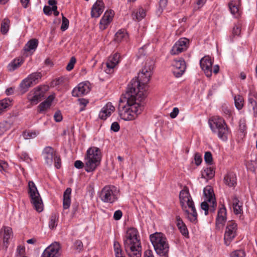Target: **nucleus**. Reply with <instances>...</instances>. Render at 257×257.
<instances>
[{
	"label": "nucleus",
	"mask_w": 257,
	"mask_h": 257,
	"mask_svg": "<svg viewBox=\"0 0 257 257\" xmlns=\"http://www.w3.org/2000/svg\"><path fill=\"white\" fill-rule=\"evenodd\" d=\"M154 61L147 60L137 79H133L128 85L124 94L126 99L125 105L119 104L118 112L120 117L124 120H133L140 114L143 109L142 103L147 96L146 87L153 74Z\"/></svg>",
	"instance_id": "nucleus-1"
},
{
	"label": "nucleus",
	"mask_w": 257,
	"mask_h": 257,
	"mask_svg": "<svg viewBox=\"0 0 257 257\" xmlns=\"http://www.w3.org/2000/svg\"><path fill=\"white\" fill-rule=\"evenodd\" d=\"M125 251L129 257H141L142 247L138 237V231L135 228L127 229L123 239Z\"/></svg>",
	"instance_id": "nucleus-2"
},
{
	"label": "nucleus",
	"mask_w": 257,
	"mask_h": 257,
	"mask_svg": "<svg viewBox=\"0 0 257 257\" xmlns=\"http://www.w3.org/2000/svg\"><path fill=\"white\" fill-rule=\"evenodd\" d=\"M179 199L182 209L185 217L192 223L198 222V214L188 189L185 187L179 194Z\"/></svg>",
	"instance_id": "nucleus-3"
},
{
	"label": "nucleus",
	"mask_w": 257,
	"mask_h": 257,
	"mask_svg": "<svg viewBox=\"0 0 257 257\" xmlns=\"http://www.w3.org/2000/svg\"><path fill=\"white\" fill-rule=\"evenodd\" d=\"M101 159L100 150L96 147L89 148L84 157L85 171L87 172L94 171L99 165Z\"/></svg>",
	"instance_id": "nucleus-4"
},
{
	"label": "nucleus",
	"mask_w": 257,
	"mask_h": 257,
	"mask_svg": "<svg viewBox=\"0 0 257 257\" xmlns=\"http://www.w3.org/2000/svg\"><path fill=\"white\" fill-rule=\"evenodd\" d=\"M150 238L157 254L161 256L167 254L169 246L167 239L163 233L156 232L150 235Z\"/></svg>",
	"instance_id": "nucleus-5"
},
{
	"label": "nucleus",
	"mask_w": 257,
	"mask_h": 257,
	"mask_svg": "<svg viewBox=\"0 0 257 257\" xmlns=\"http://www.w3.org/2000/svg\"><path fill=\"white\" fill-rule=\"evenodd\" d=\"M209 124L212 132L217 133L220 139L223 141L227 140L228 131L223 119L219 117H214L209 120Z\"/></svg>",
	"instance_id": "nucleus-6"
},
{
	"label": "nucleus",
	"mask_w": 257,
	"mask_h": 257,
	"mask_svg": "<svg viewBox=\"0 0 257 257\" xmlns=\"http://www.w3.org/2000/svg\"><path fill=\"white\" fill-rule=\"evenodd\" d=\"M28 186L31 203L38 212H40L42 211L43 210L42 200L35 184L32 181H30L28 183Z\"/></svg>",
	"instance_id": "nucleus-7"
},
{
	"label": "nucleus",
	"mask_w": 257,
	"mask_h": 257,
	"mask_svg": "<svg viewBox=\"0 0 257 257\" xmlns=\"http://www.w3.org/2000/svg\"><path fill=\"white\" fill-rule=\"evenodd\" d=\"M118 191L113 186H106L101 190L100 197L105 203L112 204L117 200Z\"/></svg>",
	"instance_id": "nucleus-8"
},
{
	"label": "nucleus",
	"mask_w": 257,
	"mask_h": 257,
	"mask_svg": "<svg viewBox=\"0 0 257 257\" xmlns=\"http://www.w3.org/2000/svg\"><path fill=\"white\" fill-rule=\"evenodd\" d=\"M237 225L234 221H228L224 234V242L228 246L237 235Z\"/></svg>",
	"instance_id": "nucleus-9"
},
{
	"label": "nucleus",
	"mask_w": 257,
	"mask_h": 257,
	"mask_svg": "<svg viewBox=\"0 0 257 257\" xmlns=\"http://www.w3.org/2000/svg\"><path fill=\"white\" fill-rule=\"evenodd\" d=\"M45 155V160L46 163L51 165L53 162L54 161V164L56 168L59 169L61 167V159L51 147H46L43 151Z\"/></svg>",
	"instance_id": "nucleus-10"
},
{
	"label": "nucleus",
	"mask_w": 257,
	"mask_h": 257,
	"mask_svg": "<svg viewBox=\"0 0 257 257\" xmlns=\"http://www.w3.org/2000/svg\"><path fill=\"white\" fill-rule=\"evenodd\" d=\"M41 77L42 74L41 72H35L30 74L20 84L22 92H26L29 87L37 84Z\"/></svg>",
	"instance_id": "nucleus-11"
},
{
	"label": "nucleus",
	"mask_w": 257,
	"mask_h": 257,
	"mask_svg": "<svg viewBox=\"0 0 257 257\" xmlns=\"http://www.w3.org/2000/svg\"><path fill=\"white\" fill-rule=\"evenodd\" d=\"M189 39L186 38H181L173 46L170 53L172 55H178L186 51L188 47Z\"/></svg>",
	"instance_id": "nucleus-12"
},
{
	"label": "nucleus",
	"mask_w": 257,
	"mask_h": 257,
	"mask_svg": "<svg viewBox=\"0 0 257 257\" xmlns=\"http://www.w3.org/2000/svg\"><path fill=\"white\" fill-rule=\"evenodd\" d=\"M60 244L55 242L45 249L41 257H59L60 256Z\"/></svg>",
	"instance_id": "nucleus-13"
},
{
	"label": "nucleus",
	"mask_w": 257,
	"mask_h": 257,
	"mask_svg": "<svg viewBox=\"0 0 257 257\" xmlns=\"http://www.w3.org/2000/svg\"><path fill=\"white\" fill-rule=\"evenodd\" d=\"M212 64L213 62L209 56H204L200 61V67L208 77H210L212 75Z\"/></svg>",
	"instance_id": "nucleus-14"
},
{
	"label": "nucleus",
	"mask_w": 257,
	"mask_h": 257,
	"mask_svg": "<svg viewBox=\"0 0 257 257\" xmlns=\"http://www.w3.org/2000/svg\"><path fill=\"white\" fill-rule=\"evenodd\" d=\"M173 73L176 77H180L184 73L186 68V63L183 59L175 60L173 63Z\"/></svg>",
	"instance_id": "nucleus-15"
},
{
	"label": "nucleus",
	"mask_w": 257,
	"mask_h": 257,
	"mask_svg": "<svg viewBox=\"0 0 257 257\" xmlns=\"http://www.w3.org/2000/svg\"><path fill=\"white\" fill-rule=\"evenodd\" d=\"M120 61V55L115 53L113 55L109 57L106 63V73L111 74L113 72V69L119 63Z\"/></svg>",
	"instance_id": "nucleus-16"
},
{
	"label": "nucleus",
	"mask_w": 257,
	"mask_h": 257,
	"mask_svg": "<svg viewBox=\"0 0 257 257\" xmlns=\"http://www.w3.org/2000/svg\"><path fill=\"white\" fill-rule=\"evenodd\" d=\"M90 90V84L88 82H82L73 89L72 94L73 96L79 97L86 94Z\"/></svg>",
	"instance_id": "nucleus-17"
},
{
	"label": "nucleus",
	"mask_w": 257,
	"mask_h": 257,
	"mask_svg": "<svg viewBox=\"0 0 257 257\" xmlns=\"http://www.w3.org/2000/svg\"><path fill=\"white\" fill-rule=\"evenodd\" d=\"M0 236L3 238V246L7 250L9 239L13 236L12 228L9 226H4L0 230Z\"/></svg>",
	"instance_id": "nucleus-18"
},
{
	"label": "nucleus",
	"mask_w": 257,
	"mask_h": 257,
	"mask_svg": "<svg viewBox=\"0 0 257 257\" xmlns=\"http://www.w3.org/2000/svg\"><path fill=\"white\" fill-rule=\"evenodd\" d=\"M226 221V209L223 205L218 211L217 216L216 219V228L219 230L222 227Z\"/></svg>",
	"instance_id": "nucleus-19"
},
{
	"label": "nucleus",
	"mask_w": 257,
	"mask_h": 257,
	"mask_svg": "<svg viewBox=\"0 0 257 257\" xmlns=\"http://www.w3.org/2000/svg\"><path fill=\"white\" fill-rule=\"evenodd\" d=\"M44 96V93L40 87L35 89L34 91H31L28 95V99L32 105L37 104Z\"/></svg>",
	"instance_id": "nucleus-20"
},
{
	"label": "nucleus",
	"mask_w": 257,
	"mask_h": 257,
	"mask_svg": "<svg viewBox=\"0 0 257 257\" xmlns=\"http://www.w3.org/2000/svg\"><path fill=\"white\" fill-rule=\"evenodd\" d=\"M114 16V12L112 10L105 12L99 23V27L101 31L104 30L112 21Z\"/></svg>",
	"instance_id": "nucleus-21"
},
{
	"label": "nucleus",
	"mask_w": 257,
	"mask_h": 257,
	"mask_svg": "<svg viewBox=\"0 0 257 257\" xmlns=\"http://www.w3.org/2000/svg\"><path fill=\"white\" fill-rule=\"evenodd\" d=\"M104 9V5L101 0H97L91 8V16L92 18H98Z\"/></svg>",
	"instance_id": "nucleus-22"
},
{
	"label": "nucleus",
	"mask_w": 257,
	"mask_h": 257,
	"mask_svg": "<svg viewBox=\"0 0 257 257\" xmlns=\"http://www.w3.org/2000/svg\"><path fill=\"white\" fill-rule=\"evenodd\" d=\"M115 110V107L112 105L111 102H108L102 108L99 113V117L101 119H106L108 116H109L111 113Z\"/></svg>",
	"instance_id": "nucleus-23"
},
{
	"label": "nucleus",
	"mask_w": 257,
	"mask_h": 257,
	"mask_svg": "<svg viewBox=\"0 0 257 257\" xmlns=\"http://www.w3.org/2000/svg\"><path fill=\"white\" fill-rule=\"evenodd\" d=\"M229 8L231 13L237 18L240 15V0H231L228 4Z\"/></svg>",
	"instance_id": "nucleus-24"
},
{
	"label": "nucleus",
	"mask_w": 257,
	"mask_h": 257,
	"mask_svg": "<svg viewBox=\"0 0 257 257\" xmlns=\"http://www.w3.org/2000/svg\"><path fill=\"white\" fill-rule=\"evenodd\" d=\"M248 105L251 107L253 111V115L255 117L257 116V93H250L248 97Z\"/></svg>",
	"instance_id": "nucleus-25"
},
{
	"label": "nucleus",
	"mask_w": 257,
	"mask_h": 257,
	"mask_svg": "<svg viewBox=\"0 0 257 257\" xmlns=\"http://www.w3.org/2000/svg\"><path fill=\"white\" fill-rule=\"evenodd\" d=\"M224 182L229 187H234L236 185V178L235 174L233 172L227 174L224 176Z\"/></svg>",
	"instance_id": "nucleus-26"
},
{
	"label": "nucleus",
	"mask_w": 257,
	"mask_h": 257,
	"mask_svg": "<svg viewBox=\"0 0 257 257\" xmlns=\"http://www.w3.org/2000/svg\"><path fill=\"white\" fill-rule=\"evenodd\" d=\"M204 196L205 200L207 201L209 203H211V201L216 200L213 189L210 186H207L203 190Z\"/></svg>",
	"instance_id": "nucleus-27"
},
{
	"label": "nucleus",
	"mask_w": 257,
	"mask_h": 257,
	"mask_svg": "<svg viewBox=\"0 0 257 257\" xmlns=\"http://www.w3.org/2000/svg\"><path fill=\"white\" fill-rule=\"evenodd\" d=\"M177 226L183 235L188 237L189 233L185 224L179 216H176Z\"/></svg>",
	"instance_id": "nucleus-28"
},
{
	"label": "nucleus",
	"mask_w": 257,
	"mask_h": 257,
	"mask_svg": "<svg viewBox=\"0 0 257 257\" xmlns=\"http://www.w3.org/2000/svg\"><path fill=\"white\" fill-rule=\"evenodd\" d=\"M71 193V189L67 188L63 194V207L64 210L67 209L69 208L71 203L70 195Z\"/></svg>",
	"instance_id": "nucleus-29"
},
{
	"label": "nucleus",
	"mask_w": 257,
	"mask_h": 257,
	"mask_svg": "<svg viewBox=\"0 0 257 257\" xmlns=\"http://www.w3.org/2000/svg\"><path fill=\"white\" fill-rule=\"evenodd\" d=\"M236 196L232 198V206L233 212L236 214H240L242 213V205Z\"/></svg>",
	"instance_id": "nucleus-30"
},
{
	"label": "nucleus",
	"mask_w": 257,
	"mask_h": 257,
	"mask_svg": "<svg viewBox=\"0 0 257 257\" xmlns=\"http://www.w3.org/2000/svg\"><path fill=\"white\" fill-rule=\"evenodd\" d=\"M12 105V101L9 98H5L0 100V115L7 110Z\"/></svg>",
	"instance_id": "nucleus-31"
},
{
	"label": "nucleus",
	"mask_w": 257,
	"mask_h": 257,
	"mask_svg": "<svg viewBox=\"0 0 257 257\" xmlns=\"http://www.w3.org/2000/svg\"><path fill=\"white\" fill-rule=\"evenodd\" d=\"M214 174L215 171L213 168L211 167H207L202 172V178L210 179L214 177Z\"/></svg>",
	"instance_id": "nucleus-32"
},
{
	"label": "nucleus",
	"mask_w": 257,
	"mask_h": 257,
	"mask_svg": "<svg viewBox=\"0 0 257 257\" xmlns=\"http://www.w3.org/2000/svg\"><path fill=\"white\" fill-rule=\"evenodd\" d=\"M23 63L22 58H19L14 60L9 65V69L10 71H14L19 67Z\"/></svg>",
	"instance_id": "nucleus-33"
},
{
	"label": "nucleus",
	"mask_w": 257,
	"mask_h": 257,
	"mask_svg": "<svg viewBox=\"0 0 257 257\" xmlns=\"http://www.w3.org/2000/svg\"><path fill=\"white\" fill-rule=\"evenodd\" d=\"M38 40L36 39L30 40L25 47L26 51H30L32 50H35L38 46Z\"/></svg>",
	"instance_id": "nucleus-34"
},
{
	"label": "nucleus",
	"mask_w": 257,
	"mask_h": 257,
	"mask_svg": "<svg viewBox=\"0 0 257 257\" xmlns=\"http://www.w3.org/2000/svg\"><path fill=\"white\" fill-rule=\"evenodd\" d=\"M53 101V98L49 96L45 101L41 103L39 105L40 111H43L49 108Z\"/></svg>",
	"instance_id": "nucleus-35"
},
{
	"label": "nucleus",
	"mask_w": 257,
	"mask_h": 257,
	"mask_svg": "<svg viewBox=\"0 0 257 257\" xmlns=\"http://www.w3.org/2000/svg\"><path fill=\"white\" fill-rule=\"evenodd\" d=\"M134 19L138 21H140L144 18L146 16V11L142 8L139 9L136 13L133 14Z\"/></svg>",
	"instance_id": "nucleus-36"
},
{
	"label": "nucleus",
	"mask_w": 257,
	"mask_h": 257,
	"mask_svg": "<svg viewBox=\"0 0 257 257\" xmlns=\"http://www.w3.org/2000/svg\"><path fill=\"white\" fill-rule=\"evenodd\" d=\"M115 257H124L122 254L121 246L118 242L115 241L113 244Z\"/></svg>",
	"instance_id": "nucleus-37"
},
{
	"label": "nucleus",
	"mask_w": 257,
	"mask_h": 257,
	"mask_svg": "<svg viewBox=\"0 0 257 257\" xmlns=\"http://www.w3.org/2000/svg\"><path fill=\"white\" fill-rule=\"evenodd\" d=\"M234 99L235 105L236 108L238 110L241 109L242 108L244 103L243 97L241 95H238L234 97Z\"/></svg>",
	"instance_id": "nucleus-38"
},
{
	"label": "nucleus",
	"mask_w": 257,
	"mask_h": 257,
	"mask_svg": "<svg viewBox=\"0 0 257 257\" xmlns=\"http://www.w3.org/2000/svg\"><path fill=\"white\" fill-rule=\"evenodd\" d=\"M58 215L56 214H52L50 218L49 226L51 229H54L57 225Z\"/></svg>",
	"instance_id": "nucleus-39"
},
{
	"label": "nucleus",
	"mask_w": 257,
	"mask_h": 257,
	"mask_svg": "<svg viewBox=\"0 0 257 257\" xmlns=\"http://www.w3.org/2000/svg\"><path fill=\"white\" fill-rule=\"evenodd\" d=\"M38 134L36 131H26L23 132V136L25 139H31L36 138Z\"/></svg>",
	"instance_id": "nucleus-40"
},
{
	"label": "nucleus",
	"mask_w": 257,
	"mask_h": 257,
	"mask_svg": "<svg viewBox=\"0 0 257 257\" xmlns=\"http://www.w3.org/2000/svg\"><path fill=\"white\" fill-rule=\"evenodd\" d=\"M10 21L8 19H5L1 23V32H8L9 30Z\"/></svg>",
	"instance_id": "nucleus-41"
},
{
	"label": "nucleus",
	"mask_w": 257,
	"mask_h": 257,
	"mask_svg": "<svg viewBox=\"0 0 257 257\" xmlns=\"http://www.w3.org/2000/svg\"><path fill=\"white\" fill-rule=\"evenodd\" d=\"M126 37H128V33H115L113 40L116 42H119Z\"/></svg>",
	"instance_id": "nucleus-42"
},
{
	"label": "nucleus",
	"mask_w": 257,
	"mask_h": 257,
	"mask_svg": "<svg viewBox=\"0 0 257 257\" xmlns=\"http://www.w3.org/2000/svg\"><path fill=\"white\" fill-rule=\"evenodd\" d=\"M245 252L243 250H237L230 253L231 257H244Z\"/></svg>",
	"instance_id": "nucleus-43"
},
{
	"label": "nucleus",
	"mask_w": 257,
	"mask_h": 257,
	"mask_svg": "<svg viewBox=\"0 0 257 257\" xmlns=\"http://www.w3.org/2000/svg\"><path fill=\"white\" fill-rule=\"evenodd\" d=\"M78 102L80 106V111H82L85 109V106L88 103V100L84 98L78 99Z\"/></svg>",
	"instance_id": "nucleus-44"
},
{
	"label": "nucleus",
	"mask_w": 257,
	"mask_h": 257,
	"mask_svg": "<svg viewBox=\"0 0 257 257\" xmlns=\"http://www.w3.org/2000/svg\"><path fill=\"white\" fill-rule=\"evenodd\" d=\"M76 61V58L74 57H72L66 67V70L68 71H71L74 68Z\"/></svg>",
	"instance_id": "nucleus-45"
},
{
	"label": "nucleus",
	"mask_w": 257,
	"mask_h": 257,
	"mask_svg": "<svg viewBox=\"0 0 257 257\" xmlns=\"http://www.w3.org/2000/svg\"><path fill=\"white\" fill-rule=\"evenodd\" d=\"M68 26H69L68 20L67 18H66L65 17H64V16H63L62 23V25L61 26V30L62 31H64L68 29Z\"/></svg>",
	"instance_id": "nucleus-46"
},
{
	"label": "nucleus",
	"mask_w": 257,
	"mask_h": 257,
	"mask_svg": "<svg viewBox=\"0 0 257 257\" xmlns=\"http://www.w3.org/2000/svg\"><path fill=\"white\" fill-rule=\"evenodd\" d=\"M205 162L208 164H211L212 162V156L211 152H206L204 155Z\"/></svg>",
	"instance_id": "nucleus-47"
},
{
	"label": "nucleus",
	"mask_w": 257,
	"mask_h": 257,
	"mask_svg": "<svg viewBox=\"0 0 257 257\" xmlns=\"http://www.w3.org/2000/svg\"><path fill=\"white\" fill-rule=\"evenodd\" d=\"M75 249L78 251H80L83 248V245L82 241L80 240H77L74 243Z\"/></svg>",
	"instance_id": "nucleus-48"
},
{
	"label": "nucleus",
	"mask_w": 257,
	"mask_h": 257,
	"mask_svg": "<svg viewBox=\"0 0 257 257\" xmlns=\"http://www.w3.org/2000/svg\"><path fill=\"white\" fill-rule=\"evenodd\" d=\"M194 161L195 163L197 166H199V165H200V164L202 162V159L201 155L199 153H195L194 155Z\"/></svg>",
	"instance_id": "nucleus-49"
},
{
	"label": "nucleus",
	"mask_w": 257,
	"mask_h": 257,
	"mask_svg": "<svg viewBox=\"0 0 257 257\" xmlns=\"http://www.w3.org/2000/svg\"><path fill=\"white\" fill-rule=\"evenodd\" d=\"M242 30H244L242 28V24L238 22L235 24L233 28V32H240Z\"/></svg>",
	"instance_id": "nucleus-50"
},
{
	"label": "nucleus",
	"mask_w": 257,
	"mask_h": 257,
	"mask_svg": "<svg viewBox=\"0 0 257 257\" xmlns=\"http://www.w3.org/2000/svg\"><path fill=\"white\" fill-rule=\"evenodd\" d=\"M54 119L56 121L60 122L62 120V116L60 111H57L55 112L54 115Z\"/></svg>",
	"instance_id": "nucleus-51"
},
{
	"label": "nucleus",
	"mask_w": 257,
	"mask_h": 257,
	"mask_svg": "<svg viewBox=\"0 0 257 257\" xmlns=\"http://www.w3.org/2000/svg\"><path fill=\"white\" fill-rule=\"evenodd\" d=\"M122 213L121 210H118L114 212L113 218L115 220H119L122 217Z\"/></svg>",
	"instance_id": "nucleus-52"
},
{
	"label": "nucleus",
	"mask_w": 257,
	"mask_h": 257,
	"mask_svg": "<svg viewBox=\"0 0 257 257\" xmlns=\"http://www.w3.org/2000/svg\"><path fill=\"white\" fill-rule=\"evenodd\" d=\"M8 167V164L6 162L0 160V171H6Z\"/></svg>",
	"instance_id": "nucleus-53"
},
{
	"label": "nucleus",
	"mask_w": 257,
	"mask_h": 257,
	"mask_svg": "<svg viewBox=\"0 0 257 257\" xmlns=\"http://www.w3.org/2000/svg\"><path fill=\"white\" fill-rule=\"evenodd\" d=\"M119 124L117 122H113L111 125V130L114 132H117L119 130Z\"/></svg>",
	"instance_id": "nucleus-54"
},
{
	"label": "nucleus",
	"mask_w": 257,
	"mask_h": 257,
	"mask_svg": "<svg viewBox=\"0 0 257 257\" xmlns=\"http://www.w3.org/2000/svg\"><path fill=\"white\" fill-rule=\"evenodd\" d=\"M179 110L177 107H174L172 112L170 113V116L172 118H175L178 114Z\"/></svg>",
	"instance_id": "nucleus-55"
},
{
	"label": "nucleus",
	"mask_w": 257,
	"mask_h": 257,
	"mask_svg": "<svg viewBox=\"0 0 257 257\" xmlns=\"http://www.w3.org/2000/svg\"><path fill=\"white\" fill-rule=\"evenodd\" d=\"M84 164L81 161L77 160L74 163V166L77 169H82L84 166Z\"/></svg>",
	"instance_id": "nucleus-56"
},
{
	"label": "nucleus",
	"mask_w": 257,
	"mask_h": 257,
	"mask_svg": "<svg viewBox=\"0 0 257 257\" xmlns=\"http://www.w3.org/2000/svg\"><path fill=\"white\" fill-rule=\"evenodd\" d=\"M216 205L217 204L216 200H213V201H211V203H210V207L209 208V210L210 212H214L215 210Z\"/></svg>",
	"instance_id": "nucleus-57"
},
{
	"label": "nucleus",
	"mask_w": 257,
	"mask_h": 257,
	"mask_svg": "<svg viewBox=\"0 0 257 257\" xmlns=\"http://www.w3.org/2000/svg\"><path fill=\"white\" fill-rule=\"evenodd\" d=\"M25 252V247L23 246L19 245L17 249V253L20 255H22Z\"/></svg>",
	"instance_id": "nucleus-58"
},
{
	"label": "nucleus",
	"mask_w": 257,
	"mask_h": 257,
	"mask_svg": "<svg viewBox=\"0 0 257 257\" xmlns=\"http://www.w3.org/2000/svg\"><path fill=\"white\" fill-rule=\"evenodd\" d=\"M168 1L167 0H160L159 1V6L160 8L163 10L164 9L167 5Z\"/></svg>",
	"instance_id": "nucleus-59"
},
{
	"label": "nucleus",
	"mask_w": 257,
	"mask_h": 257,
	"mask_svg": "<svg viewBox=\"0 0 257 257\" xmlns=\"http://www.w3.org/2000/svg\"><path fill=\"white\" fill-rule=\"evenodd\" d=\"M78 209V204L77 203H76V204H73L72 205L71 213H72V214L73 216L77 212Z\"/></svg>",
	"instance_id": "nucleus-60"
},
{
	"label": "nucleus",
	"mask_w": 257,
	"mask_h": 257,
	"mask_svg": "<svg viewBox=\"0 0 257 257\" xmlns=\"http://www.w3.org/2000/svg\"><path fill=\"white\" fill-rule=\"evenodd\" d=\"M207 201L205 200L201 203V208L202 210H204L209 209V205Z\"/></svg>",
	"instance_id": "nucleus-61"
},
{
	"label": "nucleus",
	"mask_w": 257,
	"mask_h": 257,
	"mask_svg": "<svg viewBox=\"0 0 257 257\" xmlns=\"http://www.w3.org/2000/svg\"><path fill=\"white\" fill-rule=\"evenodd\" d=\"M144 257H154L153 251L150 249L146 250L144 252Z\"/></svg>",
	"instance_id": "nucleus-62"
},
{
	"label": "nucleus",
	"mask_w": 257,
	"mask_h": 257,
	"mask_svg": "<svg viewBox=\"0 0 257 257\" xmlns=\"http://www.w3.org/2000/svg\"><path fill=\"white\" fill-rule=\"evenodd\" d=\"M20 158L23 160H26L29 158L28 155L27 153L23 152L19 155Z\"/></svg>",
	"instance_id": "nucleus-63"
},
{
	"label": "nucleus",
	"mask_w": 257,
	"mask_h": 257,
	"mask_svg": "<svg viewBox=\"0 0 257 257\" xmlns=\"http://www.w3.org/2000/svg\"><path fill=\"white\" fill-rule=\"evenodd\" d=\"M44 13L46 15L51 14V8L48 6H45L43 9Z\"/></svg>",
	"instance_id": "nucleus-64"
}]
</instances>
